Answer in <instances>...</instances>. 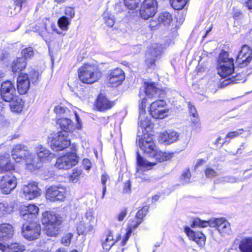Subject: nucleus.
I'll use <instances>...</instances> for the list:
<instances>
[{
    "mask_svg": "<svg viewBox=\"0 0 252 252\" xmlns=\"http://www.w3.org/2000/svg\"><path fill=\"white\" fill-rule=\"evenodd\" d=\"M79 80L83 83L92 84L96 82L101 76V72L94 64L85 63L78 71Z\"/></svg>",
    "mask_w": 252,
    "mask_h": 252,
    "instance_id": "nucleus-1",
    "label": "nucleus"
},
{
    "mask_svg": "<svg viewBox=\"0 0 252 252\" xmlns=\"http://www.w3.org/2000/svg\"><path fill=\"white\" fill-rule=\"evenodd\" d=\"M148 157L154 159L156 161H148L146 159H144L139 153L137 152L136 158L138 165L149 169L153 166L156 165L157 162H161L170 159L171 156L170 154L163 152L156 147L154 150H153V151L148 155Z\"/></svg>",
    "mask_w": 252,
    "mask_h": 252,
    "instance_id": "nucleus-2",
    "label": "nucleus"
},
{
    "mask_svg": "<svg viewBox=\"0 0 252 252\" xmlns=\"http://www.w3.org/2000/svg\"><path fill=\"white\" fill-rule=\"evenodd\" d=\"M139 96L142 100L139 104V116L137 136L142 137L143 135L148 134L147 133L152 129V126L150 119L146 115L145 108L146 99L144 97H142L141 92L139 93Z\"/></svg>",
    "mask_w": 252,
    "mask_h": 252,
    "instance_id": "nucleus-3",
    "label": "nucleus"
},
{
    "mask_svg": "<svg viewBox=\"0 0 252 252\" xmlns=\"http://www.w3.org/2000/svg\"><path fill=\"white\" fill-rule=\"evenodd\" d=\"M218 67V74L222 78H226L234 74V60L228 57V54L223 52L220 55Z\"/></svg>",
    "mask_w": 252,
    "mask_h": 252,
    "instance_id": "nucleus-4",
    "label": "nucleus"
},
{
    "mask_svg": "<svg viewBox=\"0 0 252 252\" xmlns=\"http://www.w3.org/2000/svg\"><path fill=\"white\" fill-rule=\"evenodd\" d=\"M70 145L68 133L65 131H59L54 134L51 142V148L54 151H62Z\"/></svg>",
    "mask_w": 252,
    "mask_h": 252,
    "instance_id": "nucleus-5",
    "label": "nucleus"
},
{
    "mask_svg": "<svg viewBox=\"0 0 252 252\" xmlns=\"http://www.w3.org/2000/svg\"><path fill=\"white\" fill-rule=\"evenodd\" d=\"M78 162V157L75 153L72 152L58 158L55 166L59 169L67 170L75 165Z\"/></svg>",
    "mask_w": 252,
    "mask_h": 252,
    "instance_id": "nucleus-6",
    "label": "nucleus"
},
{
    "mask_svg": "<svg viewBox=\"0 0 252 252\" xmlns=\"http://www.w3.org/2000/svg\"><path fill=\"white\" fill-rule=\"evenodd\" d=\"M41 227L40 224L36 222L29 220L22 226V234L23 237L29 240H33L38 238L40 235Z\"/></svg>",
    "mask_w": 252,
    "mask_h": 252,
    "instance_id": "nucleus-7",
    "label": "nucleus"
},
{
    "mask_svg": "<svg viewBox=\"0 0 252 252\" xmlns=\"http://www.w3.org/2000/svg\"><path fill=\"white\" fill-rule=\"evenodd\" d=\"M166 103L164 100L157 99L150 105V113L154 119H163L167 115L168 110L166 108Z\"/></svg>",
    "mask_w": 252,
    "mask_h": 252,
    "instance_id": "nucleus-8",
    "label": "nucleus"
},
{
    "mask_svg": "<svg viewBox=\"0 0 252 252\" xmlns=\"http://www.w3.org/2000/svg\"><path fill=\"white\" fill-rule=\"evenodd\" d=\"M17 186V179L11 173L0 177V189L3 194L10 193Z\"/></svg>",
    "mask_w": 252,
    "mask_h": 252,
    "instance_id": "nucleus-9",
    "label": "nucleus"
},
{
    "mask_svg": "<svg viewBox=\"0 0 252 252\" xmlns=\"http://www.w3.org/2000/svg\"><path fill=\"white\" fill-rule=\"evenodd\" d=\"M157 8L158 3L156 0H144L141 6L140 16L143 19L147 20L156 14Z\"/></svg>",
    "mask_w": 252,
    "mask_h": 252,
    "instance_id": "nucleus-10",
    "label": "nucleus"
},
{
    "mask_svg": "<svg viewBox=\"0 0 252 252\" xmlns=\"http://www.w3.org/2000/svg\"><path fill=\"white\" fill-rule=\"evenodd\" d=\"M0 95L2 99L7 102H10L15 98L16 90L10 81H6L1 84Z\"/></svg>",
    "mask_w": 252,
    "mask_h": 252,
    "instance_id": "nucleus-11",
    "label": "nucleus"
},
{
    "mask_svg": "<svg viewBox=\"0 0 252 252\" xmlns=\"http://www.w3.org/2000/svg\"><path fill=\"white\" fill-rule=\"evenodd\" d=\"M65 189L62 186H52L46 190V196L51 201H63L65 198Z\"/></svg>",
    "mask_w": 252,
    "mask_h": 252,
    "instance_id": "nucleus-12",
    "label": "nucleus"
},
{
    "mask_svg": "<svg viewBox=\"0 0 252 252\" xmlns=\"http://www.w3.org/2000/svg\"><path fill=\"white\" fill-rule=\"evenodd\" d=\"M162 52L160 45L154 44L150 47L146 54L145 63L149 68H152L155 65L156 60Z\"/></svg>",
    "mask_w": 252,
    "mask_h": 252,
    "instance_id": "nucleus-13",
    "label": "nucleus"
},
{
    "mask_svg": "<svg viewBox=\"0 0 252 252\" xmlns=\"http://www.w3.org/2000/svg\"><path fill=\"white\" fill-rule=\"evenodd\" d=\"M252 59V50L246 45H243L237 55L236 63L240 67L246 66Z\"/></svg>",
    "mask_w": 252,
    "mask_h": 252,
    "instance_id": "nucleus-14",
    "label": "nucleus"
},
{
    "mask_svg": "<svg viewBox=\"0 0 252 252\" xmlns=\"http://www.w3.org/2000/svg\"><path fill=\"white\" fill-rule=\"evenodd\" d=\"M138 144L140 148L148 157L151 153L153 150H154L157 146L155 144L152 137L149 136L148 134L143 135L142 137H138Z\"/></svg>",
    "mask_w": 252,
    "mask_h": 252,
    "instance_id": "nucleus-15",
    "label": "nucleus"
},
{
    "mask_svg": "<svg viewBox=\"0 0 252 252\" xmlns=\"http://www.w3.org/2000/svg\"><path fill=\"white\" fill-rule=\"evenodd\" d=\"M107 79L109 84L112 87H118L125 79L124 72L119 68H116L110 71Z\"/></svg>",
    "mask_w": 252,
    "mask_h": 252,
    "instance_id": "nucleus-16",
    "label": "nucleus"
},
{
    "mask_svg": "<svg viewBox=\"0 0 252 252\" xmlns=\"http://www.w3.org/2000/svg\"><path fill=\"white\" fill-rule=\"evenodd\" d=\"M23 190L24 197L27 200L34 199L39 196L41 194V190L37 187V184L35 182L24 185Z\"/></svg>",
    "mask_w": 252,
    "mask_h": 252,
    "instance_id": "nucleus-17",
    "label": "nucleus"
},
{
    "mask_svg": "<svg viewBox=\"0 0 252 252\" xmlns=\"http://www.w3.org/2000/svg\"><path fill=\"white\" fill-rule=\"evenodd\" d=\"M211 225L216 227L218 231L222 236L230 235L231 233V229L230 223L223 218L215 219L214 222Z\"/></svg>",
    "mask_w": 252,
    "mask_h": 252,
    "instance_id": "nucleus-18",
    "label": "nucleus"
},
{
    "mask_svg": "<svg viewBox=\"0 0 252 252\" xmlns=\"http://www.w3.org/2000/svg\"><path fill=\"white\" fill-rule=\"evenodd\" d=\"M30 79L27 74L21 73L17 79V87L19 93L25 94L30 89Z\"/></svg>",
    "mask_w": 252,
    "mask_h": 252,
    "instance_id": "nucleus-19",
    "label": "nucleus"
},
{
    "mask_svg": "<svg viewBox=\"0 0 252 252\" xmlns=\"http://www.w3.org/2000/svg\"><path fill=\"white\" fill-rule=\"evenodd\" d=\"M28 151V148L26 146L21 144L16 145L11 150V156L16 162H20L23 161Z\"/></svg>",
    "mask_w": 252,
    "mask_h": 252,
    "instance_id": "nucleus-20",
    "label": "nucleus"
},
{
    "mask_svg": "<svg viewBox=\"0 0 252 252\" xmlns=\"http://www.w3.org/2000/svg\"><path fill=\"white\" fill-rule=\"evenodd\" d=\"M179 133L175 131L163 132L158 137V141L160 143L165 145L171 144L178 139Z\"/></svg>",
    "mask_w": 252,
    "mask_h": 252,
    "instance_id": "nucleus-21",
    "label": "nucleus"
},
{
    "mask_svg": "<svg viewBox=\"0 0 252 252\" xmlns=\"http://www.w3.org/2000/svg\"><path fill=\"white\" fill-rule=\"evenodd\" d=\"M23 161L24 162L26 168L32 171L34 170L38 166V160L35 156L28 151L24 157Z\"/></svg>",
    "mask_w": 252,
    "mask_h": 252,
    "instance_id": "nucleus-22",
    "label": "nucleus"
},
{
    "mask_svg": "<svg viewBox=\"0 0 252 252\" xmlns=\"http://www.w3.org/2000/svg\"><path fill=\"white\" fill-rule=\"evenodd\" d=\"M185 231L187 236L190 239L195 242L200 246L204 245L205 242V236L202 232H194L189 227H186Z\"/></svg>",
    "mask_w": 252,
    "mask_h": 252,
    "instance_id": "nucleus-23",
    "label": "nucleus"
},
{
    "mask_svg": "<svg viewBox=\"0 0 252 252\" xmlns=\"http://www.w3.org/2000/svg\"><path fill=\"white\" fill-rule=\"evenodd\" d=\"M14 230L12 226L8 223L0 224V241H4L11 238Z\"/></svg>",
    "mask_w": 252,
    "mask_h": 252,
    "instance_id": "nucleus-24",
    "label": "nucleus"
},
{
    "mask_svg": "<svg viewBox=\"0 0 252 252\" xmlns=\"http://www.w3.org/2000/svg\"><path fill=\"white\" fill-rule=\"evenodd\" d=\"M114 104L112 102L109 101L107 98L100 94L98 96L96 102V107L99 111H103L112 107Z\"/></svg>",
    "mask_w": 252,
    "mask_h": 252,
    "instance_id": "nucleus-25",
    "label": "nucleus"
},
{
    "mask_svg": "<svg viewBox=\"0 0 252 252\" xmlns=\"http://www.w3.org/2000/svg\"><path fill=\"white\" fill-rule=\"evenodd\" d=\"M57 124L59 125L63 131L72 132L75 129L73 122L69 118L61 117L57 121Z\"/></svg>",
    "mask_w": 252,
    "mask_h": 252,
    "instance_id": "nucleus-26",
    "label": "nucleus"
},
{
    "mask_svg": "<svg viewBox=\"0 0 252 252\" xmlns=\"http://www.w3.org/2000/svg\"><path fill=\"white\" fill-rule=\"evenodd\" d=\"M14 166L10 161L9 155L4 154L0 156V173L13 170Z\"/></svg>",
    "mask_w": 252,
    "mask_h": 252,
    "instance_id": "nucleus-27",
    "label": "nucleus"
},
{
    "mask_svg": "<svg viewBox=\"0 0 252 252\" xmlns=\"http://www.w3.org/2000/svg\"><path fill=\"white\" fill-rule=\"evenodd\" d=\"M36 153L37 156V160L40 162L45 161L49 159L52 154L50 151L42 145H38L36 148Z\"/></svg>",
    "mask_w": 252,
    "mask_h": 252,
    "instance_id": "nucleus-28",
    "label": "nucleus"
},
{
    "mask_svg": "<svg viewBox=\"0 0 252 252\" xmlns=\"http://www.w3.org/2000/svg\"><path fill=\"white\" fill-rule=\"evenodd\" d=\"M60 220V218L54 213L45 212L42 214L41 221L42 224L45 226L50 224H53L56 221Z\"/></svg>",
    "mask_w": 252,
    "mask_h": 252,
    "instance_id": "nucleus-29",
    "label": "nucleus"
},
{
    "mask_svg": "<svg viewBox=\"0 0 252 252\" xmlns=\"http://www.w3.org/2000/svg\"><path fill=\"white\" fill-rule=\"evenodd\" d=\"M61 220L56 221L53 224H48L45 226V231L48 236H56L60 232Z\"/></svg>",
    "mask_w": 252,
    "mask_h": 252,
    "instance_id": "nucleus-30",
    "label": "nucleus"
},
{
    "mask_svg": "<svg viewBox=\"0 0 252 252\" xmlns=\"http://www.w3.org/2000/svg\"><path fill=\"white\" fill-rule=\"evenodd\" d=\"M27 62L25 58L19 57L14 60L11 65L12 71L13 72H19L26 68Z\"/></svg>",
    "mask_w": 252,
    "mask_h": 252,
    "instance_id": "nucleus-31",
    "label": "nucleus"
},
{
    "mask_svg": "<svg viewBox=\"0 0 252 252\" xmlns=\"http://www.w3.org/2000/svg\"><path fill=\"white\" fill-rule=\"evenodd\" d=\"M94 227L92 224L85 223L81 221L77 225V231L78 235H86L94 230Z\"/></svg>",
    "mask_w": 252,
    "mask_h": 252,
    "instance_id": "nucleus-32",
    "label": "nucleus"
},
{
    "mask_svg": "<svg viewBox=\"0 0 252 252\" xmlns=\"http://www.w3.org/2000/svg\"><path fill=\"white\" fill-rule=\"evenodd\" d=\"M245 73H238L235 75H231L232 77L228 78L222 82L223 86H227L229 84L240 83L245 81Z\"/></svg>",
    "mask_w": 252,
    "mask_h": 252,
    "instance_id": "nucleus-33",
    "label": "nucleus"
},
{
    "mask_svg": "<svg viewBox=\"0 0 252 252\" xmlns=\"http://www.w3.org/2000/svg\"><path fill=\"white\" fill-rule=\"evenodd\" d=\"M10 102V106L12 111L17 113L22 111L24 104L21 98L16 95L15 98Z\"/></svg>",
    "mask_w": 252,
    "mask_h": 252,
    "instance_id": "nucleus-34",
    "label": "nucleus"
},
{
    "mask_svg": "<svg viewBox=\"0 0 252 252\" xmlns=\"http://www.w3.org/2000/svg\"><path fill=\"white\" fill-rule=\"evenodd\" d=\"M239 247L242 252H252V238L243 239L240 242Z\"/></svg>",
    "mask_w": 252,
    "mask_h": 252,
    "instance_id": "nucleus-35",
    "label": "nucleus"
},
{
    "mask_svg": "<svg viewBox=\"0 0 252 252\" xmlns=\"http://www.w3.org/2000/svg\"><path fill=\"white\" fill-rule=\"evenodd\" d=\"M144 90L146 94L149 97H157L158 92H160V90L156 87L154 83L148 84Z\"/></svg>",
    "mask_w": 252,
    "mask_h": 252,
    "instance_id": "nucleus-36",
    "label": "nucleus"
},
{
    "mask_svg": "<svg viewBox=\"0 0 252 252\" xmlns=\"http://www.w3.org/2000/svg\"><path fill=\"white\" fill-rule=\"evenodd\" d=\"M172 21V16L167 12L160 13L158 18V23H162L165 26L169 25Z\"/></svg>",
    "mask_w": 252,
    "mask_h": 252,
    "instance_id": "nucleus-37",
    "label": "nucleus"
},
{
    "mask_svg": "<svg viewBox=\"0 0 252 252\" xmlns=\"http://www.w3.org/2000/svg\"><path fill=\"white\" fill-rule=\"evenodd\" d=\"M25 250V246L19 243H12L6 248L5 252H22Z\"/></svg>",
    "mask_w": 252,
    "mask_h": 252,
    "instance_id": "nucleus-38",
    "label": "nucleus"
},
{
    "mask_svg": "<svg viewBox=\"0 0 252 252\" xmlns=\"http://www.w3.org/2000/svg\"><path fill=\"white\" fill-rule=\"evenodd\" d=\"M141 223V221H136L135 223L132 224H130L128 228V231L126 234L125 237L123 239L122 243L123 245H125L128 240L130 235H131L132 232Z\"/></svg>",
    "mask_w": 252,
    "mask_h": 252,
    "instance_id": "nucleus-39",
    "label": "nucleus"
},
{
    "mask_svg": "<svg viewBox=\"0 0 252 252\" xmlns=\"http://www.w3.org/2000/svg\"><path fill=\"white\" fill-rule=\"evenodd\" d=\"M188 0H170L171 6L176 10H181L184 8Z\"/></svg>",
    "mask_w": 252,
    "mask_h": 252,
    "instance_id": "nucleus-40",
    "label": "nucleus"
},
{
    "mask_svg": "<svg viewBox=\"0 0 252 252\" xmlns=\"http://www.w3.org/2000/svg\"><path fill=\"white\" fill-rule=\"evenodd\" d=\"M70 21L65 16H62L58 21L59 27L63 31L68 30V26L70 25Z\"/></svg>",
    "mask_w": 252,
    "mask_h": 252,
    "instance_id": "nucleus-41",
    "label": "nucleus"
},
{
    "mask_svg": "<svg viewBox=\"0 0 252 252\" xmlns=\"http://www.w3.org/2000/svg\"><path fill=\"white\" fill-rule=\"evenodd\" d=\"M237 179L233 176H225L219 178L214 181V183L218 184H225L226 183H233L236 182Z\"/></svg>",
    "mask_w": 252,
    "mask_h": 252,
    "instance_id": "nucleus-42",
    "label": "nucleus"
},
{
    "mask_svg": "<svg viewBox=\"0 0 252 252\" xmlns=\"http://www.w3.org/2000/svg\"><path fill=\"white\" fill-rule=\"evenodd\" d=\"M13 211V208L7 203H0V217L7 214H10Z\"/></svg>",
    "mask_w": 252,
    "mask_h": 252,
    "instance_id": "nucleus-43",
    "label": "nucleus"
},
{
    "mask_svg": "<svg viewBox=\"0 0 252 252\" xmlns=\"http://www.w3.org/2000/svg\"><path fill=\"white\" fill-rule=\"evenodd\" d=\"M54 111L59 117H64L67 116L70 113V111L67 108L61 105L57 106L54 108Z\"/></svg>",
    "mask_w": 252,
    "mask_h": 252,
    "instance_id": "nucleus-44",
    "label": "nucleus"
},
{
    "mask_svg": "<svg viewBox=\"0 0 252 252\" xmlns=\"http://www.w3.org/2000/svg\"><path fill=\"white\" fill-rule=\"evenodd\" d=\"M191 174L189 168L185 169L180 178V182L183 184H187L190 182Z\"/></svg>",
    "mask_w": 252,
    "mask_h": 252,
    "instance_id": "nucleus-45",
    "label": "nucleus"
},
{
    "mask_svg": "<svg viewBox=\"0 0 252 252\" xmlns=\"http://www.w3.org/2000/svg\"><path fill=\"white\" fill-rule=\"evenodd\" d=\"M214 222V220H209V221H204L202 220L199 219H196L194 220L193 221V225L195 226H198L199 227H206L208 226H210V227H214L211 224Z\"/></svg>",
    "mask_w": 252,
    "mask_h": 252,
    "instance_id": "nucleus-46",
    "label": "nucleus"
},
{
    "mask_svg": "<svg viewBox=\"0 0 252 252\" xmlns=\"http://www.w3.org/2000/svg\"><path fill=\"white\" fill-rule=\"evenodd\" d=\"M114 244L113 237L111 232H109L105 239V241L102 243L103 249L109 250Z\"/></svg>",
    "mask_w": 252,
    "mask_h": 252,
    "instance_id": "nucleus-47",
    "label": "nucleus"
},
{
    "mask_svg": "<svg viewBox=\"0 0 252 252\" xmlns=\"http://www.w3.org/2000/svg\"><path fill=\"white\" fill-rule=\"evenodd\" d=\"M27 211H30L31 213V220H33L36 217V215L39 211L38 208L35 205L30 204L25 207Z\"/></svg>",
    "mask_w": 252,
    "mask_h": 252,
    "instance_id": "nucleus-48",
    "label": "nucleus"
},
{
    "mask_svg": "<svg viewBox=\"0 0 252 252\" xmlns=\"http://www.w3.org/2000/svg\"><path fill=\"white\" fill-rule=\"evenodd\" d=\"M94 212L93 209L88 208L85 214V219L88 221L87 224H91L94 223L95 220L94 216Z\"/></svg>",
    "mask_w": 252,
    "mask_h": 252,
    "instance_id": "nucleus-49",
    "label": "nucleus"
},
{
    "mask_svg": "<svg viewBox=\"0 0 252 252\" xmlns=\"http://www.w3.org/2000/svg\"><path fill=\"white\" fill-rule=\"evenodd\" d=\"M22 55L23 58H25L26 60L29 58H31L33 56L34 52L32 47H29L26 48L22 50Z\"/></svg>",
    "mask_w": 252,
    "mask_h": 252,
    "instance_id": "nucleus-50",
    "label": "nucleus"
},
{
    "mask_svg": "<svg viewBox=\"0 0 252 252\" xmlns=\"http://www.w3.org/2000/svg\"><path fill=\"white\" fill-rule=\"evenodd\" d=\"M190 140V135L187 133H183L179 134L178 140L181 141L184 147L187 146Z\"/></svg>",
    "mask_w": 252,
    "mask_h": 252,
    "instance_id": "nucleus-51",
    "label": "nucleus"
},
{
    "mask_svg": "<svg viewBox=\"0 0 252 252\" xmlns=\"http://www.w3.org/2000/svg\"><path fill=\"white\" fill-rule=\"evenodd\" d=\"M140 0H124L125 5L130 9H135Z\"/></svg>",
    "mask_w": 252,
    "mask_h": 252,
    "instance_id": "nucleus-52",
    "label": "nucleus"
},
{
    "mask_svg": "<svg viewBox=\"0 0 252 252\" xmlns=\"http://www.w3.org/2000/svg\"><path fill=\"white\" fill-rule=\"evenodd\" d=\"M204 173L207 178H212L218 175L217 171L210 167H207L204 170Z\"/></svg>",
    "mask_w": 252,
    "mask_h": 252,
    "instance_id": "nucleus-53",
    "label": "nucleus"
},
{
    "mask_svg": "<svg viewBox=\"0 0 252 252\" xmlns=\"http://www.w3.org/2000/svg\"><path fill=\"white\" fill-rule=\"evenodd\" d=\"M148 211V207L147 206H144L141 210H139L136 215L137 219H139L137 221H142V219L146 215Z\"/></svg>",
    "mask_w": 252,
    "mask_h": 252,
    "instance_id": "nucleus-54",
    "label": "nucleus"
},
{
    "mask_svg": "<svg viewBox=\"0 0 252 252\" xmlns=\"http://www.w3.org/2000/svg\"><path fill=\"white\" fill-rule=\"evenodd\" d=\"M82 174V170L80 169H74L70 176V180L73 182H76Z\"/></svg>",
    "mask_w": 252,
    "mask_h": 252,
    "instance_id": "nucleus-55",
    "label": "nucleus"
},
{
    "mask_svg": "<svg viewBox=\"0 0 252 252\" xmlns=\"http://www.w3.org/2000/svg\"><path fill=\"white\" fill-rule=\"evenodd\" d=\"M104 18L106 24L108 27H112L114 24V19L113 16L109 15L108 13L104 14Z\"/></svg>",
    "mask_w": 252,
    "mask_h": 252,
    "instance_id": "nucleus-56",
    "label": "nucleus"
},
{
    "mask_svg": "<svg viewBox=\"0 0 252 252\" xmlns=\"http://www.w3.org/2000/svg\"><path fill=\"white\" fill-rule=\"evenodd\" d=\"M243 131L244 130L243 129H240L237 131L230 132L226 135L225 139L227 138L233 139L241 135L243 133Z\"/></svg>",
    "mask_w": 252,
    "mask_h": 252,
    "instance_id": "nucleus-57",
    "label": "nucleus"
},
{
    "mask_svg": "<svg viewBox=\"0 0 252 252\" xmlns=\"http://www.w3.org/2000/svg\"><path fill=\"white\" fill-rule=\"evenodd\" d=\"M189 108L190 114L195 118L194 120H192V122L193 123H195V122H197L196 120L198 118V113H197L195 108L191 105L190 103H189Z\"/></svg>",
    "mask_w": 252,
    "mask_h": 252,
    "instance_id": "nucleus-58",
    "label": "nucleus"
},
{
    "mask_svg": "<svg viewBox=\"0 0 252 252\" xmlns=\"http://www.w3.org/2000/svg\"><path fill=\"white\" fill-rule=\"evenodd\" d=\"M127 215V210L126 208L122 209L119 214L116 216V219L119 221H122L126 218Z\"/></svg>",
    "mask_w": 252,
    "mask_h": 252,
    "instance_id": "nucleus-59",
    "label": "nucleus"
},
{
    "mask_svg": "<svg viewBox=\"0 0 252 252\" xmlns=\"http://www.w3.org/2000/svg\"><path fill=\"white\" fill-rule=\"evenodd\" d=\"M72 237V234L68 233L63 237L62 239V243L65 246H68L70 244L71 240Z\"/></svg>",
    "mask_w": 252,
    "mask_h": 252,
    "instance_id": "nucleus-60",
    "label": "nucleus"
},
{
    "mask_svg": "<svg viewBox=\"0 0 252 252\" xmlns=\"http://www.w3.org/2000/svg\"><path fill=\"white\" fill-rule=\"evenodd\" d=\"M21 215L22 216L23 219L24 220H27L29 221L31 220L32 221V220H31V213L30 211H27L26 209L25 210H22L21 212Z\"/></svg>",
    "mask_w": 252,
    "mask_h": 252,
    "instance_id": "nucleus-61",
    "label": "nucleus"
},
{
    "mask_svg": "<svg viewBox=\"0 0 252 252\" xmlns=\"http://www.w3.org/2000/svg\"><path fill=\"white\" fill-rule=\"evenodd\" d=\"M65 14L70 17V19L74 17L75 15L74 10L70 7H66L65 9Z\"/></svg>",
    "mask_w": 252,
    "mask_h": 252,
    "instance_id": "nucleus-62",
    "label": "nucleus"
},
{
    "mask_svg": "<svg viewBox=\"0 0 252 252\" xmlns=\"http://www.w3.org/2000/svg\"><path fill=\"white\" fill-rule=\"evenodd\" d=\"M39 73L36 71H33L31 74V81L33 83H35L38 79Z\"/></svg>",
    "mask_w": 252,
    "mask_h": 252,
    "instance_id": "nucleus-63",
    "label": "nucleus"
},
{
    "mask_svg": "<svg viewBox=\"0 0 252 252\" xmlns=\"http://www.w3.org/2000/svg\"><path fill=\"white\" fill-rule=\"evenodd\" d=\"M83 165L85 169L89 170L91 167V162L89 159L85 158L83 160Z\"/></svg>",
    "mask_w": 252,
    "mask_h": 252,
    "instance_id": "nucleus-64",
    "label": "nucleus"
}]
</instances>
